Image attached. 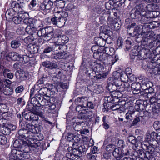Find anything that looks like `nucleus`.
Wrapping results in <instances>:
<instances>
[{"mask_svg": "<svg viewBox=\"0 0 160 160\" xmlns=\"http://www.w3.org/2000/svg\"><path fill=\"white\" fill-rule=\"evenodd\" d=\"M67 140L69 141H74V142L73 143V146L75 144H77V142H78L80 140V138L77 135H74L72 133H68L67 136Z\"/></svg>", "mask_w": 160, "mask_h": 160, "instance_id": "obj_20", "label": "nucleus"}, {"mask_svg": "<svg viewBox=\"0 0 160 160\" xmlns=\"http://www.w3.org/2000/svg\"><path fill=\"white\" fill-rule=\"evenodd\" d=\"M17 150L16 149L13 150L11 152L12 155L11 156L10 160H21L18 159L16 155Z\"/></svg>", "mask_w": 160, "mask_h": 160, "instance_id": "obj_46", "label": "nucleus"}, {"mask_svg": "<svg viewBox=\"0 0 160 160\" xmlns=\"http://www.w3.org/2000/svg\"><path fill=\"white\" fill-rule=\"evenodd\" d=\"M145 138L148 142L150 141L157 142L156 139L160 142V132L157 133L154 131L150 132L148 131Z\"/></svg>", "mask_w": 160, "mask_h": 160, "instance_id": "obj_7", "label": "nucleus"}, {"mask_svg": "<svg viewBox=\"0 0 160 160\" xmlns=\"http://www.w3.org/2000/svg\"><path fill=\"white\" fill-rule=\"evenodd\" d=\"M102 13L103 14H104L105 16L104 17V18L103 19V20L104 19L105 17H108V18L107 20V22L108 24H113V18L111 17L110 16H108V14L105 13L104 11H102Z\"/></svg>", "mask_w": 160, "mask_h": 160, "instance_id": "obj_39", "label": "nucleus"}, {"mask_svg": "<svg viewBox=\"0 0 160 160\" xmlns=\"http://www.w3.org/2000/svg\"><path fill=\"white\" fill-rule=\"evenodd\" d=\"M136 9L132 10L130 12V15L132 19H138V20L142 15H144L145 13L144 7L142 4L137 1L136 2Z\"/></svg>", "mask_w": 160, "mask_h": 160, "instance_id": "obj_1", "label": "nucleus"}, {"mask_svg": "<svg viewBox=\"0 0 160 160\" xmlns=\"http://www.w3.org/2000/svg\"><path fill=\"white\" fill-rule=\"evenodd\" d=\"M154 43L153 42H150L149 45H148L146 44H143L144 47L142 48L138 52L137 55H139L141 57V59H145L149 57L150 53V49L153 48Z\"/></svg>", "mask_w": 160, "mask_h": 160, "instance_id": "obj_4", "label": "nucleus"}, {"mask_svg": "<svg viewBox=\"0 0 160 160\" xmlns=\"http://www.w3.org/2000/svg\"><path fill=\"white\" fill-rule=\"evenodd\" d=\"M149 101L151 105H158V103L160 102L159 100H158L155 96L152 97L150 98Z\"/></svg>", "mask_w": 160, "mask_h": 160, "instance_id": "obj_41", "label": "nucleus"}, {"mask_svg": "<svg viewBox=\"0 0 160 160\" xmlns=\"http://www.w3.org/2000/svg\"><path fill=\"white\" fill-rule=\"evenodd\" d=\"M110 109L113 111H117L119 113L124 112L125 110L124 108L122 106H121L119 104H116L111 106L110 107Z\"/></svg>", "mask_w": 160, "mask_h": 160, "instance_id": "obj_22", "label": "nucleus"}, {"mask_svg": "<svg viewBox=\"0 0 160 160\" xmlns=\"http://www.w3.org/2000/svg\"><path fill=\"white\" fill-rule=\"evenodd\" d=\"M42 64L45 67L51 69H53V68H56L57 66L56 64L47 61L42 62Z\"/></svg>", "mask_w": 160, "mask_h": 160, "instance_id": "obj_27", "label": "nucleus"}, {"mask_svg": "<svg viewBox=\"0 0 160 160\" xmlns=\"http://www.w3.org/2000/svg\"><path fill=\"white\" fill-rule=\"evenodd\" d=\"M53 98H51L48 99L45 98L43 96H40V107L41 106L48 107L49 111L48 112H51V110H53L56 108L55 104L52 102L53 101Z\"/></svg>", "mask_w": 160, "mask_h": 160, "instance_id": "obj_5", "label": "nucleus"}, {"mask_svg": "<svg viewBox=\"0 0 160 160\" xmlns=\"http://www.w3.org/2000/svg\"><path fill=\"white\" fill-rule=\"evenodd\" d=\"M85 108H86L85 106L79 105L76 107V109L77 112L80 113V112L84 111Z\"/></svg>", "mask_w": 160, "mask_h": 160, "instance_id": "obj_57", "label": "nucleus"}, {"mask_svg": "<svg viewBox=\"0 0 160 160\" xmlns=\"http://www.w3.org/2000/svg\"><path fill=\"white\" fill-rule=\"evenodd\" d=\"M53 37L54 33H51L46 34L45 38L46 39V40L49 41Z\"/></svg>", "mask_w": 160, "mask_h": 160, "instance_id": "obj_61", "label": "nucleus"}, {"mask_svg": "<svg viewBox=\"0 0 160 160\" xmlns=\"http://www.w3.org/2000/svg\"><path fill=\"white\" fill-rule=\"evenodd\" d=\"M122 149H121V150H122V156L123 157L124 155L127 156L130 155V151L128 148L127 146L125 147L122 148Z\"/></svg>", "mask_w": 160, "mask_h": 160, "instance_id": "obj_50", "label": "nucleus"}, {"mask_svg": "<svg viewBox=\"0 0 160 160\" xmlns=\"http://www.w3.org/2000/svg\"><path fill=\"white\" fill-rule=\"evenodd\" d=\"M103 108L102 109V111L104 112H107L109 109H110L109 104L107 102H105L103 104Z\"/></svg>", "mask_w": 160, "mask_h": 160, "instance_id": "obj_55", "label": "nucleus"}, {"mask_svg": "<svg viewBox=\"0 0 160 160\" xmlns=\"http://www.w3.org/2000/svg\"><path fill=\"white\" fill-rule=\"evenodd\" d=\"M40 95H38L39 97L36 96V97H33L31 98V103L33 105V108H30L29 107V106H27V108H29V110L30 111H34L38 113H40L42 112L40 110V109L39 107H40V100L39 96Z\"/></svg>", "mask_w": 160, "mask_h": 160, "instance_id": "obj_6", "label": "nucleus"}, {"mask_svg": "<svg viewBox=\"0 0 160 160\" xmlns=\"http://www.w3.org/2000/svg\"><path fill=\"white\" fill-rule=\"evenodd\" d=\"M45 29L46 34L53 33V28L52 27H48Z\"/></svg>", "mask_w": 160, "mask_h": 160, "instance_id": "obj_60", "label": "nucleus"}, {"mask_svg": "<svg viewBox=\"0 0 160 160\" xmlns=\"http://www.w3.org/2000/svg\"><path fill=\"white\" fill-rule=\"evenodd\" d=\"M104 41V40L101 39V42L102 41V43L101 45V52H107V50L109 49L108 48L105 47L106 43Z\"/></svg>", "mask_w": 160, "mask_h": 160, "instance_id": "obj_45", "label": "nucleus"}, {"mask_svg": "<svg viewBox=\"0 0 160 160\" xmlns=\"http://www.w3.org/2000/svg\"><path fill=\"white\" fill-rule=\"evenodd\" d=\"M87 157L89 160H96V156L90 153L87 154Z\"/></svg>", "mask_w": 160, "mask_h": 160, "instance_id": "obj_64", "label": "nucleus"}, {"mask_svg": "<svg viewBox=\"0 0 160 160\" xmlns=\"http://www.w3.org/2000/svg\"><path fill=\"white\" fill-rule=\"evenodd\" d=\"M101 39L104 40L106 43L108 44H110L112 42L111 37H109L108 35H106L105 36H101Z\"/></svg>", "mask_w": 160, "mask_h": 160, "instance_id": "obj_40", "label": "nucleus"}, {"mask_svg": "<svg viewBox=\"0 0 160 160\" xmlns=\"http://www.w3.org/2000/svg\"><path fill=\"white\" fill-rule=\"evenodd\" d=\"M110 30L109 27L106 26H101V36L108 35Z\"/></svg>", "mask_w": 160, "mask_h": 160, "instance_id": "obj_30", "label": "nucleus"}, {"mask_svg": "<svg viewBox=\"0 0 160 160\" xmlns=\"http://www.w3.org/2000/svg\"><path fill=\"white\" fill-rule=\"evenodd\" d=\"M128 76L125 72L122 73L120 75V79L121 80L122 82H126L128 80Z\"/></svg>", "mask_w": 160, "mask_h": 160, "instance_id": "obj_48", "label": "nucleus"}, {"mask_svg": "<svg viewBox=\"0 0 160 160\" xmlns=\"http://www.w3.org/2000/svg\"><path fill=\"white\" fill-rule=\"evenodd\" d=\"M144 108V106L141 103L138 104L137 103H136V104L135 106V108L138 112H140V114H142V112L143 114L145 113L144 115H145L146 116L149 115V114L150 112L147 110L145 111H143Z\"/></svg>", "mask_w": 160, "mask_h": 160, "instance_id": "obj_17", "label": "nucleus"}, {"mask_svg": "<svg viewBox=\"0 0 160 160\" xmlns=\"http://www.w3.org/2000/svg\"><path fill=\"white\" fill-rule=\"evenodd\" d=\"M60 17L58 16V15H57V13H55L54 17L52 18L51 19V21L52 23L54 25L57 26V23H58V18Z\"/></svg>", "mask_w": 160, "mask_h": 160, "instance_id": "obj_42", "label": "nucleus"}, {"mask_svg": "<svg viewBox=\"0 0 160 160\" xmlns=\"http://www.w3.org/2000/svg\"><path fill=\"white\" fill-rule=\"evenodd\" d=\"M151 64L152 65L154 68H152V72L155 75L160 74V68L159 67V64L158 63H156V65L152 64V60L151 62Z\"/></svg>", "mask_w": 160, "mask_h": 160, "instance_id": "obj_28", "label": "nucleus"}, {"mask_svg": "<svg viewBox=\"0 0 160 160\" xmlns=\"http://www.w3.org/2000/svg\"><path fill=\"white\" fill-rule=\"evenodd\" d=\"M151 27V28H147L146 29V30L145 32L143 34H141V36H142V38H145V40L143 41V42H142V45L144 44V43H145L147 41L148 42V41L147 40V39H150L152 38H155V34L154 33V32L152 31H150V29H151L152 28L153 26Z\"/></svg>", "mask_w": 160, "mask_h": 160, "instance_id": "obj_9", "label": "nucleus"}, {"mask_svg": "<svg viewBox=\"0 0 160 160\" xmlns=\"http://www.w3.org/2000/svg\"><path fill=\"white\" fill-rule=\"evenodd\" d=\"M88 98V97H83L78 98L77 99V100L80 103L82 104L83 105H86V103H87V101Z\"/></svg>", "mask_w": 160, "mask_h": 160, "instance_id": "obj_44", "label": "nucleus"}, {"mask_svg": "<svg viewBox=\"0 0 160 160\" xmlns=\"http://www.w3.org/2000/svg\"><path fill=\"white\" fill-rule=\"evenodd\" d=\"M38 5V2L37 0H32L30 2V7L33 8Z\"/></svg>", "mask_w": 160, "mask_h": 160, "instance_id": "obj_56", "label": "nucleus"}, {"mask_svg": "<svg viewBox=\"0 0 160 160\" xmlns=\"http://www.w3.org/2000/svg\"><path fill=\"white\" fill-rule=\"evenodd\" d=\"M52 51L55 53H58L59 52H61V50L63 47V46L61 44H58L56 42H55L52 46Z\"/></svg>", "mask_w": 160, "mask_h": 160, "instance_id": "obj_24", "label": "nucleus"}, {"mask_svg": "<svg viewBox=\"0 0 160 160\" xmlns=\"http://www.w3.org/2000/svg\"><path fill=\"white\" fill-rule=\"evenodd\" d=\"M150 89H151L150 90L151 91V92H148V94L147 95V97L149 98H151L152 97L155 96L156 95V93L153 91V89L151 87L150 88Z\"/></svg>", "mask_w": 160, "mask_h": 160, "instance_id": "obj_59", "label": "nucleus"}, {"mask_svg": "<svg viewBox=\"0 0 160 160\" xmlns=\"http://www.w3.org/2000/svg\"><path fill=\"white\" fill-rule=\"evenodd\" d=\"M147 11L150 12L149 15L151 16V15H154L155 12H154L155 9V5L153 4H149L146 7Z\"/></svg>", "mask_w": 160, "mask_h": 160, "instance_id": "obj_31", "label": "nucleus"}, {"mask_svg": "<svg viewBox=\"0 0 160 160\" xmlns=\"http://www.w3.org/2000/svg\"><path fill=\"white\" fill-rule=\"evenodd\" d=\"M100 46L98 44L93 46L91 48L93 52V56L94 58H98L100 57V55L99 54Z\"/></svg>", "mask_w": 160, "mask_h": 160, "instance_id": "obj_21", "label": "nucleus"}, {"mask_svg": "<svg viewBox=\"0 0 160 160\" xmlns=\"http://www.w3.org/2000/svg\"><path fill=\"white\" fill-rule=\"evenodd\" d=\"M132 90L133 94L139 93L141 91V84L139 83H133L131 85Z\"/></svg>", "mask_w": 160, "mask_h": 160, "instance_id": "obj_19", "label": "nucleus"}, {"mask_svg": "<svg viewBox=\"0 0 160 160\" xmlns=\"http://www.w3.org/2000/svg\"><path fill=\"white\" fill-rule=\"evenodd\" d=\"M7 142V138L5 136L0 135V144L4 145Z\"/></svg>", "mask_w": 160, "mask_h": 160, "instance_id": "obj_51", "label": "nucleus"}, {"mask_svg": "<svg viewBox=\"0 0 160 160\" xmlns=\"http://www.w3.org/2000/svg\"><path fill=\"white\" fill-rule=\"evenodd\" d=\"M123 41L121 38H119L117 41V49L121 48L122 46Z\"/></svg>", "mask_w": 160, "mask_h": 160, "instance_id": "obj_54", "label": "nucleus"}, {"mask_svg": "<svg viewBox=\"0 0 160 160\" xmlns=\"http://www.w3.org/2000/svg\"><path fill=\"white\" fill-rule=\"evenodd\" d=\"M6 58L8 60H9V58L14 61H18L21 57V55L14 52L9 53L6 55Z\"/></svg>", "mask_w": 160, "mask_h": 160, "instance_id": "obj_14", "label": "nucleus"}, {"mask_svg": "<svg viewBox=\"0 0 160 160\" xmlns=\"http://www.w3.org/2000/svg\"><path fill=\"white\" fill-rule=\"evenodd\" d=\"M11 7L14 11L18 13L22 12L24 8L22 5H20L19 3L15 1L12 2Z\"/></svg>", "mask_w": 160, "mask_h": 160, "instance_id": "obj_18", "label": "nucleus"}, {"mask_svg": "<svg viewBox=\"0 0 160 160\" xmlns=\"http://www.w3.org/2000/svg\"><path fill=\"white\" fill-rule=\"evenodd\" d=\"M22 14H20L19 15L14 17L12 20L14 23L16 24H20L23 20V18H22Z\"/></svg>", "mask_w": 160, "mask_h": 160, "instance_id": "obj_32", "label": "nucleus"}, {"mask_svg": "<svg viewBox=\"0 0 160 160\" xmlns=\"http://www.w3.org/2000/svg\"><path fill=\"white\" fill-rule=\"evenodd\" d=\"M18 134L20 139H25L26 141L30 138L28 133V131L26 130L20 129L18 131Z\"/></svg>", "mask_w": 160, "mask_h": 160, "instance_id": "obj_16", "label": "nucleus"}, {"mask_svg": "<svg viewBox=\"0 0 160 160\" xmlns=\"http://www.w3.org/2000/svg\"><path fill=\"white\" fill-rule=\"evenodd\" d=\"M23 22L26 24L31 25L33 24V19L32 18H26L24 19Z\"/></svg>", "mask_w": 160, "mask_h": 160, "instance_id": "obj_53", "label": "nucleus"}, {"mask_svg": "<svg viewBox=\"0 0 160 160\" xmlns=\"http://www.w3.org/2000/svg\"><path fill=\"white\" fill-rule=\"evenodd\" d=\"M128 90L126 89L123 86H122L119 88L118 90L115 92L114 93L115 95L113 96L116 98H120L123 95L127 94Z\"/></svg>", "mask_w": 160, "mask_h": 160, "instance_id": "obj_13", "label": "nucleus"}, {"mask_svg": "<svg viewBox=\"0 0 160 160\" xmlns=\"http://www.w3.org/2000/svg\"><path fill=\"white\" fill-rule=\"evenodd\" d=\"M142 143V148L144 150L146 151L145 153L144 158L149 160L152 158V153L154 151V146L153 143Z\"/></svg>", "mask_w": 160, "mask_h": 160, "instance_id": "obj_3", "label": "nucleus"}, {"mask_svg": "<svg viewBox=\"0 0 160 160\" xmlns=\"http://www.w3.org/2000/svg\"><path fill=\"white\" fill-rule=\"evenodd\" d=\"M50 90L46 87L41 88L39 91V93L40 94L47 97H49V94H48Z\"/></svg>", "mask_w": 160, "mask_h": 160, "instance_id": "obj_33", "label": "nucleus"}, {"mask_svg": "<svg viewBox=\"0 0 160 160\" xmlns=\"http://www.w3.org/2000/svg\"><path fill=\"white\" fill-rule=\"evenodd\" d=\"M27 140L25 141L26 144H27V145L26 146L25 145L23 144L22 146L21 147V149L20 150L22 152H28L30 151V147H34L36 148V147H32L30 145H28V143L27 142Z\"/></svg>", "mask_w": 160, "mask_h": 160, "instance_id": "obj_34", "label": "nucleus"}, {"mask_svg": "<svg viewBox=\"0 0 160 160\" xmlns=\"http://www.w3.org/2000/svg\"><path fill=\"white\" fill-rule=\"evenodd\" d=\"M11 45L12 48L16 49L20 46L21 44L17 38V40H13L11 42Z\"/></svg>", "mask_w": 160, "mask_h": 160, "instance_id": "obj_36", "label": "nucleus"}, {"mask_svg": "<svg viewBox=\"0 0 160 160\" xmlns=\"http://www.w3.org/2000/svg\"><path fill=\"white\" fill-rule=\"evenodd\" d=\"M153 127L155 129L159 130L160 128V123L158 121L155 122L153 123Z\"/></svg>", "mask_w": 160, "mask_h": 160, "instance_id": "obj_62", "label": "nucleus"}, {"mask_svg": "<svg viewBox=\"0 0 160 160\" xmlns=\"http://www.w3.org/2000/svg\"><path fill=\"white\" fill-rule=\"evenodd\" d=\"M25 31L28 33L32 35L35 33L37 30V28L32 25H28L25 28Z\"/></svg>", "mask_w": 160, "mask_h": 160, "instance_id": "obj_26", "label": "nucleus"}, {"mask_svg": "<svg viewBox=\"0 0 160 160\" xmlns=\"http://www.w3.org/2000/svg\"><path fill=\"white\" fill-rule=\"evenodd\" d=\"M3 93L4 94L6 95H9L12 93V88L6 87L4 89Z\"/></svg>", "mask_w": 160, "mask_h": 160, "instance_id": "obj_49", "label": "nucleus"}, {"mask_svg": "<svg viewBox=\"0 0 160 160\" xmlns=\"http://www.w3.org/2000/svg\"><path fill=\"white\" fill-rule=\"evenodd\" d=\"M101 65L102 63L103 64L108 65L111 63L112 58L109 56L108 53L105 52H101Z\"/></svg>", "mask_w": 160, "mask_h": 160, "instance_id": "obj_8", "label": "nucleus"}, {"mask_svg": "<svg viewBox=\"0 0 160 160\" xmlns=\"http://www.w3.org/2000/svg\"><path fill=\"white\" fill-rule=\"evenodd\" d=\"M113 155L117 160H119L122 157V150L121 149L114 148Z\"/></svg>", "mask_w": 160, "mask_h": 160, "instance_id": "obj_23", "label": "nucleus"}, {"mask_svg": "<svg viewBox=\"0 0 160 160\" xmlns=\"http://www.w3.org/2000/svg\"><path fill=\"white\" fill-rule=\"evenodd\" d=\"M84 125H85V123L83 121H80L75 123L73 125V127L75 130L79 131L83 128Z\"/></svg>", "mask_w": 160, "mask_h": 160, "instance_id": "obj_25", "label": "nucleus"}, {"mask_svg": "<svg viewBox=\"0 0 160 160\" xmlns=\"http://www.w3.org/2000/svg\"><path fill=\"white\" fill-rule=\"evenodd\" d=\"M55 13H57V15H58V16L60 17L61 16V18H65L68 16L67 13L66 12H61L60 11H57V12H55Z\"/></svg>", "mask_w": 160, "mask_h": 160, "instance_id": "obj_52", "label": "nucleus"}, {"mask_svg": "<svg viewBox=\"0 0 160 160\" xmlns=\"http://www.w3.org/2000/svg\"><path fill=\"white\" fill-rule=\"evenodd\" d=\"M150 25L148 24L147 25H144L142 26V25H139L137 26L134 29L133 31V34L135 35L138 34L139 35H140L141 33H142V34H143L145 32L146 30V29L147 28H151Z\"/></svg>", "mask_w": 160, "mask_h": 160, "instance_id": "obj_10", "label": "nucleus"}, {"mask_svg": "<svg viewBox=\"0 0 160 160\" xmlns=\"http://www.w3.org/2000/svg\"><path fill=\"white\" fill-rule=\"evenodd\" d=\"M3 127V129L2 131V133L3 134L7 135H9L11 132L10 129L8 128L7 124L3 123V125H2Z\"/></svg>", "mask_w": 160, "mask_h": 160, "instance_id": "obj_37", "label": "nucleus"}, {"mask_svg": "<svg viewBox=\"0 0 160 160\" xmlns=\"http://www.w3.org/2000/svg\"><path fill=\"white\" fill-rule=\"evenodd\" d=\"M22 142L21 141L16 140L13 143V146L15 148H20L21 149L23 145L22 144Z\"/></svg>", "mask_w": 160, "mask_h": 160, "instance_id": "obj_43", "label": "nucleus"}, {"mask_svg": "<svg viewBox=\"0 0 160 160\" xmlns=\"http://www.w3.org/2000/svg\"><path fill=\"white\" fill-rule=\"evenodd\" d=\"M135 111L134 110V108L132 106H130L129 108V110L128 112L126 113L125 118L128 121L126 122H130L133 120V117L135 116L134 113Z\"/></svg>", "mask_w": 160, "mask_h": 160, "instance_id": "obj_12", "label": "nucleus"}, {"mask_svg": "<svg viewBox=\"0 0 160 160\" xmlns=\"http://www.w3.org/2000/svg\"><path fill=\"white\" fill-rule=\"evenodd\" d=\"M128 140L132 144L135 145V146H137L136 144V139L135 137L133 136H129L128 138Z\"/></svg>", "mask_w": 160, "mask_h": 160, "instance_id": "obj_47", "label": "nucleus"}, {"mask_svg": "<svg viewBox=\"0 0 160 160\" xmlns=\"http://www.w3.org/2000/svg\"><path fill=\"white\" fill-rule=\"evenodd\" d=\"M155 17V16L153 17L152 16H150H150H149V15L147 14L146 15V12L145 11V13L144 15H142L141 17L139 18L138 20L141 22V23L144 24V25H146V24L148 25V24L150 25V26H151L152 25L151 23L148 24V22L150 20L151 18H153Z\"/></svg>", "mask_w": 160, "mask_h": 160, "instance_id": "obj_15", "label": "nucleus"}, {"mask_svg": "<svg viewBox=\"0 0 160 160\" xmlns=\"http://www.w3.org/2000/svg\"><path fill=\"white\" fill-rule=\"evenodd\" d=\"M132 44L131 41L129 40H126L125 41V47L127 50H129L131 47Z\"/></svg>", "mask_w": 160, "mask_h": 160, "instance_id": "obj_63", "label": "nucleus"}, {"mask_svg": "<svg viewBox=\"0 0 160 160\" xmlns=\"http://www.w3.org/2000/svg\"><path fill=\"white\" fill-rule=\"evenodd\" d=\"M93 115L92 112L90 110H87L86 111V108L83 112H80V114L78 116L79 119H87L90 118H92Z\"/></svg>", "mask_w": 160, "mask_h": 160, "instance_id": "obj_11", "label": "nucleus"}, {"mask_svg": "<svg viewBox=\"0 0 160 160\" xmlns=\"http://www.w3.org/2000/svg\"><path fill=\"white\" fill-rule=\"evenodd\" d=\"M24 117L25 119L29 121L37 120H38L37 119H34V118H36V115L30 112L26 113L24 114Z\"/></svg>", "mask_w": 160, "mask_h": 160, "instance_id": "obj_29", "label": "nucleus"}, {"mask_svg": "<svg viewBox=\"0 0 160 160\" xmlns=\"http://www.w3.org/2000/svg\"><path fill=\"white\" fill-rule=\"evenodd\" d=\"M65 22V18L59 17L58 18V23H57V26L59 28H62L64 25Z\"/></svg>", "mask_w": 160, "mask_h": 160, "instance_id": "obj_38", "label": "nucleus"}, {"mask_svg": "<svg viewBox=\"0 0 160 160\" xmlns=\"http://www.w3.org/2000/svg\"><path fill=\"white\" fill-rule=\"evenodd\" d=\"M152 64L156 65V63H158L159 64V67L160 68V56L159 57H157V56L154 57L152 60Z\"/></svg>", "mask_w": 160, "mask_h": 160, "instance_id": "obj_58", "label": "nucleus"}, {"mask_svg": "<svg viewBox=\"0 0 160 160\" xmlns=\"http://www.w3.org/2000/svg\"><path fill=\"white\" fill-rule=\"evenodd\" d=\"M27 126L29 130L28 131V133L30 137L29 139H27V142L29 145L31 146L37 147L38 145L37 143L35 142V141H36V140L33 138L34 135V133L36 132L35 126L31 124H27Z\"/></svg>", "mask_w": 160, "mask_h": 160, "instance_id": "obj_2", "label": "nucleus"}, {"mask_svg": "<svg viewBox=\"0 0 160 160\" xmlns=\"http://www.w3.org/2000/svg\"><path fill=\"white\" fill-rule=\"evenodd\" d=\"M133 155L136 157L138 156L139 158H144L145 152L143 150L138 149L134 152Z\"/></svg>", "mask_w": 160, "mask_h": 160, "instance_id": "obj_35", "label": "nucleus"}]
</instances>
